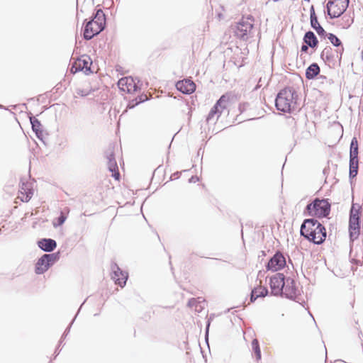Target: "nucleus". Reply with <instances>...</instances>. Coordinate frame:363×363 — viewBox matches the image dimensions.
<instances>
[{
    "label": "nucleus",
    "mask_w": 363,
    "mask_h": 363,
    "mask_svg": "<svg viewBox=\"0 0 363 363\" xmlns=\"http://www.w3.org/2000/svg\"><path fill=\"white\" fill-rule=\"evenodd\" d=\"M300 234L315 245L322 244L326 238V229L315 218H307L301 225Z\"/></svg>",
    "instance_id": "f257e3e1"
},
{
    "label": "nucleus",
    "mask_w": 363,
    "mask_h": 363,
    "mask_svg": "<svg viewBox=\"0 0 363 363\" xmlns=\"http://www.w3.org/2000/svg\"><path fill=\"white\" fill-rule=\"evenodd\" d=\"M297 97V93L294 89L284 88L277 94L275 99V106L278 111L291 113L296 108Z\"/></svg>",
    "instance_id": "f03ea898"
},
{
    "label": "nucleus",
    "mask_w": 363,
    "mask_h": 363,
    "mask_svg": "<svg viewBox=\"0 0 363 363\" xmlns=\"http://www.w3.org/2000/svg\"><path fill=\"white\" fill-rule=\"evenodd\" d=\"M330 208L331 205L328 199L315 198L312 202L307 204L303 211V215L326 218L330 214Z\"/></svg>",
    "instance_id": "7ed1b4c3"
},
{
    "label": "nucleus",
    "mask_w": 363,
    "mask_h": 363,
    "mask_svg": "<svg viewBox=\"0 0 363 363\" xmlns=\"http://www.w3.org/2000/svg\"><path fill=\"white\" fill-rule=\"evenodd\" d=\"M350 0H328L325 13L330 19L341 16L347 10Z\"/></svg>",
    "instance_id": "20e7f679"
},
{
    "label": "nucleus",
    "mask_w": 363,
    "mask_h": 363,
    "mask_svg": "<svg viewBox=\"0 0 363 363\" xmlns=\"http://www.w3.org/2000/svg\"><path fill=\"white\" fill-rule=\"evenodd\" d=\"M254 19L252 16L242 18L233 28L235 35L240 39L247 40L251 35L253 28Z\"/></svg>",
    "instance_id": "39448f33"
},
{
    "label": "nucleus",
    "mask_w": 363,
    "mask_h": 363,
    "mask_svg": "<svg viewBox=\"0 0 363 363\" xmlns=\"http://www.w3.org/2000/svg\"><path fill=\"white\" fill-rule=\"evenodd\" d=\"M358 141L356 138H353L350 143V179H353L357 177L359 168L358 160Z\"/></svg>",
    "instance_id": "423d86ee"
},
{
    "label": "nucleus",
    "mask_w": 363,
    "mask_h": 363,
    "mask_svg": "<svg viewBox=\"0 0 363 363\" xmlns=\"http://www.w3.org/2000/svg\"><path fill=\"white\" fill-rule=\"evenodd\" d=\"M91 65L92 60L90 56L83 55L72 64L71 70L74 73L82 71L86 74H89L93 72L91 69Z\"/></svg>",
    "instance_id": "0eeeda50"
},
{
    "label": "nucleus",
    "mask_w": 363,
    "mask_h": 363,
    "mask_svg": "<svg viewBox=\"0 0 363 363\" xmlns=\"http://www.w3.org/2000/svg\"><path fill=\"white\" fill-rule=\"evenodd\" d=\"M286 264V262L284 254L278 250L266 264V269L268 271L277 272L284 269Z\"/></svg>",
    "instance_id": "6e6552de"
},
{
    "label": "nucleus",
    "mask_w": 363,
    "mask_h": 363,
    "mask_svg": "<svg viewBox=\"0 0 363 363\" xmlns=\"http://www.w3.org/2000/svg\"><path fill=\"white\" fill-rule=\"evenodd\" d=\"M229 99V97L223 94L220 96V98L216 101L215 105L211 108L209 111L206 121L208 123L214 120L215 116H216V120L220 117V114L223 112V110L226 108V104Z\"/></svg>",
    "instance_id": "1a4fd4ad"
},
{
    "label": "nucleus",
    "mask_w": 363,
    "mask_h": 363,
    "mask_svg": "<svg viewBox=\"0 0 363 363\" xmlns=\"http://www.w3.org/2000/svg\"><path fill=\"white\" fill-rule=\"evenodd\" d=\"M285 277L283 273H277L270 278L269 286L272 295L282 296Z\"/></svg>",
    "instance_id": "9d476101"
},
{
    "label": "nucleus",
    "mask_w": 363,
    "mask_h": 363,
    "mask_svg": "<svg viewBox=\"0 0 363 363\" xmlns=\"http://www.w3.org/2000/svg\"><path fill=\"white\" fill-rule=\"evenodd\" d=\"M284 287V289L283 290L282 296H284L287 298L296 300L297 302H299V300H298L299 291L296 286L295 281L293 279L290 277H285Z\"/></svg>",
    "instance_id": "9b49d317"
},
{
    "label": "nucleus",
    "mask_w": 363,
    "mask_h": 363,
    "mask_svg": "<svg viewBox=\"0 0 363 363\" xmlns=\"http://www.w3.org/2000/svg\"><path fill=\"white\" fill-rule=\"evenodd\" d=\"M111 279L114 281L115 284L121 287H123L128 277V273L121 270L116 263L111 264Z\"/></svg>",
    "instance_id": "f8f14e48"
},
{
    "label": "nucleus",
    "mask_w": 363,
    "mask_h": 363,
    "mask_svg": "<svg viewBox=\"0 0 363 363\" xmlns=\"http://www.w3.org/2000/svg\"><path fill=\"white\" fill-rule=\"evenodd\" d=\"M103 30L102 27L99 28L98 26H95L93 21H89L84 28V38L86 40H89Z\"/></svg>",
    "instance_id": "ddd939ff"
},
{
    "label": "nucleus",
    "mask_w": 363,
    "mask_h": 363,
    "mask_svg": "<svg viewBox=\"0 0 363 363\" xmlns=\"http://www.w3.org/2000/svg\"><path fill=\"white\" fill-rule=\"evenodd\" d=\"M106 158L108 160V169L112 172V177L115 178L116 180H119L120 179V173L118 171V167L117 162L116 161L115 155L112 150L109 149L106 152Z\"/></svg>",
    "instance_id": "4468645a"
},
{
    "label": "nucleus",
    "mask_w": 363,
    "mask_h": 363,
    "mask_svg": "<svg viewBox=\"0 0 363 363\" xmlns=\"http://www.w3.org/2000/svg\"><path fill=\"white\" fill-rule=\"evenodd\" d=\"M176 88L180 92L185 94H190L196 90L195 83L189 79H185L177 82Z\"/></svg>",
    "instance_id": "2eb2a0df"
},
{
    "label": "nucleus",
    "mask_w": 363,
    "mask_h": 363,
    "mask_svg": "<svg viewBox=\"0 0 363 363\" xmlns=\"http://www.w3.org/2000/svg\"><path fill=\"white\" fill-rule=\"evenodd\" d=\"M360 232V220H349V233L351 242L357 240Z\"/></svg>",
    "instance_id": "dca6fc26"
},
{
    "label": "nucleus",
    "mask_w": 363,
    "mask_h": 363,
    "mask_svg": "<svg viewBox=\"0 0 363 363\" xmlns=\"http://www.w3.org/2000/svg\"><path fill=\"white\" fill-rule=\"evenodd\" d=\"M38 246L44 252H52L57 247V242L51 238H42L38 241Z\"/></svg>",
    "instance_id": "f3484780"
},
{
    "label": "nucleus",
    "mask_w": 363,
    "mask_h": 363,
    "mask_svg": "<svg viewBox=\"0 0 363 363\" xmlns=\"http://www.w3.org/2000/svg\"><path fill=\"white\" fill-rule=\"evenodd\" d=\"M89 21H93L95 26H98L99 28L102 27L103 30L106 28V16L101 9L96 10Z\"/></svg>",
    "instance_id": "a211bd4d"
},
{
    "label": "nucleus",
    "mask_w": 363,
    "mask_h": 363,
    "mask_svg": "<svg viewBox=\"0 0 363 363\" xmlns=\"http://www.w3.org/2000/svg\"><path fill=\"white\" fill-rule=\"evenodd\" d=\"M321 59L327 62L328 63H332L334 65L335 63V58L334 55V51L333 50L332 48L329 45H327L322 51L320 54Z\"/></svg>",
    "instance_id": "6ab92c4d"
},
{
    "label": "nucleus",
    "mask_w": 363,
    "mask_h": 363,
    "mask_svg": "<svg viewBox=\"0 0 363 363\" xmlns=\"http://www.w3.org/2000/svg\"><path fill=\"white\" fill-rule=\"evenodd\" d=\"M303 41V43L307 44L311 48H315L318 45V40L315 33L311 30L306 32Z\"/></svg>",
    "instance_id": "aec40b11"
},
{
    "label": "nucleus",
    "mask_w": 363,
    "mask_h": 363,
    "mask_svg": "<svg viewBox=\"0 0 363 363\" xmlns=\"http://www.w3.org/2000/svg\"><path fill=\"white\" fill-rule=\"evenodd\" d=\"M20 192L22 194V196H20V199L23 202H28L33 194V189L24 182H23L21 186Z\"/></svg>",
    "instance_id": "412c9836"
},
{
    "label": "nucleus",
    "mask_w": 363,
    "mask_h": 363,
    "mask_svg": "<svg viewBox=\"0 0 363 363\" xmlns=\"http://www.w3.org/2000/svg\"><path fill=\"white\" fill-rule=\"evenodd\" d=\"M44 255L38 260L35 264V272L37 274H42L45 272L50 265L46 262Z\"/></svg>",
    "instance_id": "4be33fe9"
},
{
    "label": "nucleus",
    "mask_w": 363,
    "mask_h": 363,
    "mask_svg": "<svg viewBox=\"0 0 363 363\" xmlns=\"http://www.w3.org/2000/svg\"><path fill=\"white\" fill-rule=\"evenodd\" d=\"M320 73V67L315 62L310 65L306 69V77L308 79H313Z\"/></svg>",
    "instance_id": "5701e85b"
},
{
    "label": "nucleus",
    "mask_w": 363,
    "mask_h": 363,
    "mask_svg": "<svg viewBox=\"0 0 363 363\" xmlns=\"http://www.w3.org/2000/svg\"><path fill=\"white\" fill-rule=\"evenodd\" d=\"M125 84L127 86V90L128 92H130L132 90L133 91H137L140 87L138 85V83L135 82V80L133 77H126L125 79H121L119 82L121 84Z\"/></svg>",
    "instance_id": "b1692460"
},
{
    "label": "nucleus",
    "mask_w": 363,
    "mask_h": 363,
    "mask_svg": "<svg viewBox=\"0 0 363 363\" xmlns=\"http://www.w3.org/2000/svg\"><path fill=\"white\" fill-rule=\"evenodd\" d=\"M327 38H328V40L333 44V46L337 47V48L340 47V46L342 47L341 50L340 52V57H339V60H340V59L342 57V54L344 51V48L342 46L341 40L333 33H328V35H327Z\"/></svg>",
    "instance_id": "393cba45"
},
{
    "label": "nucleus",
    "mask_w": 363,
    "mask_h": 363,
    "mask_svg": "<svg viewBox=\"0 0 363 363\" xmlns=\"http://www.w3.org/2000/svg\"><path fill=\"white\" fill-rule=\"evenodd\" d=\"M360 206L352 203L350 211V220H360Z\"/></svg>",
    "instance_id": "a878e982"
},
{
    "label": "nucleus",
    "mask_w": 363,
    "mask_h": 363,
    "mask_svg": "<svg viewBox=\"0 0 363 363\" xmlns=\"http://www.w3.org/2000/svg\"><path fill=\"white\" fill-rule=\"evenodd\" d=\"M251 345H252V350L255 354L256 359L257 361L260 360L261 357H262V354H261V350H260L259 344L257 339H254L252 341Z\"/></svg>",
    "instance_id": "bb28decb"
},
{
    "label": "nucleus",
    "mask_w": 363,
    "mask_h": 363,
    "mask_svg": "<svg viewBox=\"0 0 363 363\" xmlns=\"http://www.w3.org/2000/svg\"><path fill=\"white\" fill-rule=\"evenodd\" d=\"M44 257L46 258V262L52 266L60 258L59 252L52 254H44Z\"/></svg>",
    "instance_id": "cd10ccee"
},
{
    "label": "nucleus",
    "mask_w": 363,
    "mask_h": 363,
    "mask_svg": "<svg viewBox=\"0 0 363 363\" xmlns=\"http://www.w3.org/2000/svg\"><path fill=\"white\" fill-rule=\"evenodd\" d=\"M30 121L31 123L32 129L34 132L43 128L40 121L38 119H37L35 117H34V116L30 117Z\"/></svg>",
    "instance_id": "c85d7f7f"
},
{
    "label": "nucleus",
    "mask_w": 363,
    "mask_h": 363,
    "mask_svg": "<svg viewBox=\"0 0 363 363\" xmlns=\"http://www.w3.org/2000/svg\"><path fill=\"white\" fill-rule=\"evenodd\" d=\"M148 99H147V95H141V96H139L138 97H137L135 99V104H129L128 106L130 108H133L135 106L140 104V103H143L145 101H147Z\"/></svg>",
    "instance_id": "c756f323"
},
{
    "label": "nucleus",
    "mask_w": 363,
    "mask_h": 363,
    "mask_svg": "<svg viewBox=\"0 0 363 363\" xmlns=\"http://www.w3.org/2000/svg\"><path fill=\"white\" fill-rule=\"evenodd\" d=\"M257 289V296L259 297H265L268 295L269 291L266 287H255Z\"/></svg>",
    "instance_id": "7c9ffc66"
},
{
    "label": "nucleus",
    "mask_w": 363,
    "mask_h": 363,
    "mask_svg": "<svg viewBox=\"0 0 363 363\" xmlns=\"http://www.w3.org/2000/svg\"><path fill=\"white\" fill-rule=\"evenodd\" d=\"M310 23L311 28L314 30L318 28L319 26H321L318 21L317 16L310 18Z\"/></svg>",
    "instance_id": "2f4dec72"
},
{
    "label": "nucleus",
    "mask_w": 363,
    "mask_h": 363,
    "mask_svg": "<svg viewBox=\"0 0 363 363\" xmlns=\"http://www.w3.org/2000/svg\"><path fill=\"white\" fill-rule=\"evenodd\" d=\"M76 93L81 96H86L91 93V90L77 88L76 89Z\"/></svg>",
    "instance_id": "473e14b6"
},
{
    "label": "nucleus",
    "mask_w": 363,
    "mask_h": 363,
    "mask_svg": "<svg viewBox=\"0 0 363 363\" xmlns=\"http://www.w3.org/2000/svg\"><path fill=\"white\" fill-rule=\"evenodd\" d=\"M320 37L325 38L328 33L324 30L322 26H319L315 30Z\"/></svg>",
    "instance_id": "72a5a7b5"
},
{
    "label": "nucleus",
    "mask_w": 363,
    "mask_h": 363,
    "mask_svg": "<svg viewBox=\"0 0 363 363\" xmlns=\"http://www.w3.org/2000/svg\"><path fill=\"white\" fill-rule=\"evenodd\" d=\"M257 298H259L257 296V289L254 288L250 294V302H255Z\"/></svg>",
    "instance_id": "f704fd0d"
},
{
    "label": "nucleus",
    "mask_w": 363,
    "mask_h": 363,
    "mask_svg": "<svg viewBox=\"0 0 363 363\" xmlns=\"http://www.w3.org/2000/svg\"><path fill=\"white\" fill-rule=\"evenodd\" d=\"M67 216L61 212L60 216L57 218V225H62L66 220Z\"/></svg>",
    "instance_id": "c9c22d12"
},
{
    "label": "nucleus",
    "mask_w": 363,
    "mask_h": 363,
    "mask_svg": "<svg viewBox=\"0 0 363 363\" xmlns=\"http://www.w3.org/2000/svg\"><path fill=\"white\" fill-rule=\"evenodd\" d=\"M74 318H76V316H75ZM74 319H75V318H74V319L72 320V321L70 323L69 325V326L66 328V330H65V332H64V333H63V335H62V337H61V339H60V344H61V343L62 342L63 339H64V338H65V337H66V336L67 335V334L69 333V330H70V328H71L72 324V323L74 322Z\"/></svg>",
    "instance_id": "e433bc0d"
},
{
    "label": "nucleus",
    "mask_w": 363,
    "mask_h": 363,
    "mask_svg": "<svg viewBox=\"0 0 363 363\" xmlns=\"http://www.w3.org/2000/svg\"><path fill=\"white\" fill-rule=\"evenodd\" d=\"M35 135H36L37 138H38L39 140H40L43 141V137H44V135H43V128H41V129H40V130H38L35 131Z\"/></svg>",
    "instance_id": "4c0bfd02"
},
{
    "label": "nucleus",
    "mask_w": 363,
    "mask_h": 363,
    "mask_svg": "<svg viewBox=\"0 0 363 363\" xmlns=\"http://www.w3.org/2000/svg\"><path fill=\"white\" fill-rule=\"evenodd\" d=\"M308 48H310L309 45H308L306 43H303L301 48V52H307L308 50Z\"/></svg>",
    "instance_id": "58836bf2"
},
{
    "label": "nucleus",
    "mask_w": 363,
    "mask_h": 363,
    "mask_svg": "<svg viewBox=\"0 0 363 363\" xmlns=\"http://www.w3.org/2000/svg\"><path fill=\"white\" fill-rule=\"evenodd\" d=\"M196 302H197V301H196V298H191V299L189 301V302H188V306H189V307H193V306H196Z\"/></svg>",
    "instance_id": "ea45409f"
},
{
    "label": "nucleus",
    "mask_w": 363,
    "mask_h": 363,
    "mask_svg": "<svg viewBox=\"0 0 363 363\" xmlns=\"http://www.w3.org/2000/svg\"><path fill=\"white\" fill-rule=\"evenodd\" d=\"M317 16L315 12L314 6L312 5L310 8V18Z\"/></svg>",
    "instance_id": "a19ab883"
},
{
    "label": "nucleus",
    "mask_w": 363,
    "mask_h": 363,
    "mask_svg": "<svg viewBox=\"0 0 363 363\" xmlns=\"http://www.w3.org/2000/svg\"><path fill=\"white\" fill-rule=\"evenodd\" d=\"M209 326H210V321L208 320V323H207V325H206V335H208V333Z\"/></svg>",
    "instance_id": "79ce46f5"
},
{
    "label": "nucleus",
    "mask_w": 363,
    "mask_h": 363,
    "mask_svg": "<svg viewBox=\"0 0 363 363\" xmlns=\"http://www.w3.org/2000/svg\"><path fill=\"white\" fill-rule=\"evenodd\" d=\"M195 179L198 180V177H192L189 179V181H190V182H193V181H195Z\"/></svg>",
    "instance_id": "37998d69"
},
{
    "label": "nucleus",
    "mask_w": 363,
    "mask_h": 363,
    "mask_svg": "<svg viewBox=\"0 0 363 363\" xmlns=\"http://www.w3.org/2000/svg\"><path fill=\"white\" fill-rule=\"evenodd\" d=\"M55 353V357L59 354L60 351L58 350V347L56 348Z\"/></svg>",
    "instance_id": "c03bdc74"
},
{
    "label": "nucleus",
    "mask_w": 363,
    "mask_h": 363,
    "mask_svg": "<svg viewBox=\"0 0 363 363\" xmlns=\"http://www.w3.org/2000/svg\"><path fill=\"white\" fill-rule=\"evenodd\" d=\"M320 79H322V78H323V79H325V77H324V76H323V75H320Z\"/></svg>",
    "instance_id": "a18cd8bd"
},
{
    "label": "nucleus",
    "mask_w": 363,
    "mask_h": 363,
    "mask_svg": "<svg viewBox=\"0 0 363 363\" xmlns=\"http://www.w3.org/2000/svg\"><path fill=\"white\" fill-rule=\"evenodd\" d=\"M306 1H310V0H305Z\"/></svg>",
    "instance_id": "49530a36"
}]
</instances>
